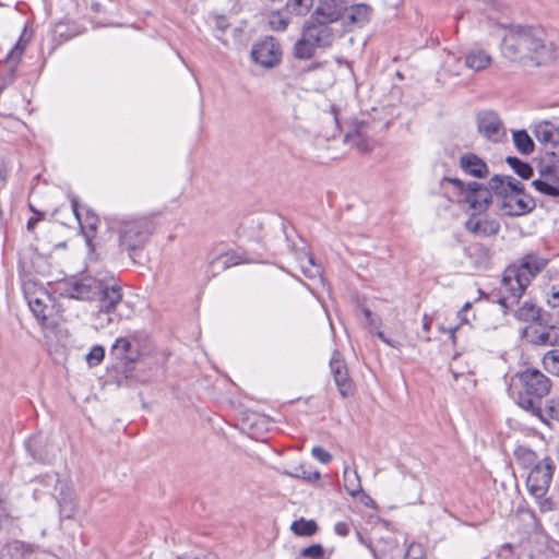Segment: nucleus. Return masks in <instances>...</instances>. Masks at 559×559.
Listing matches in <instances>:
<instances>
[{
	"instance_id": "nucleus-30",
	"label": "nucleus",
	"mask_w": 559,
	"mask_h": 559,
	"mask_svg": "<svg viewBox=\"0 0 559 559\" xmlns=\"http://www.w3.org/2000/svg\"><path fill=\"white\" fill-rule=\"evenodd\" d=\"M513 143L522 154H531L534 151V142L525 130L513 132Z\"/></svg>"
},
{
	"instance_id": "nucleus-38",
	"label": "nucleus",
	"mask_w": 559,
	"mask_h": 559,
	"mask_svg": "<svg viewBox=\"0 0 559 559\" xmlns=\"http://www.w3.org/2000/svg\"><path fill=\"white\" fill-rule=\"evenodd\" d=\"M28 306L34 316L40 321L44 322L47 319V305L39 297H34L28 299Z\"/></svg>"
},
{
	"instance_id": "nucleus-11",
	"label": "nucleus",
	"mask_w": 559,
	"mask_h": 559,
	"mask_svg": "<svg viewBox=\"0 0 559 559\" xmlns=\"http://www.w3.org/2000/svg\"><path fill=\"white\" fill-rule=\"evenodd\" d=\"M464 225L466 230L475 237L495 236L500 230L499 222L488 217L484 212H472Z\"/></svg>"
},
{
	"instance_id": "nucleus-7",
	"label": "nucleus",
	"mask_w": 559,
	"mask_h": 559,
	"mask_svg": "<svg viewBox=\"0 0 559 559\" xmlns=\"http://www.w3.org/2000/svg\"><path fill=\"white\" fill-rule=\"evenodd\" d=\"M99 307L114 311L117 319H129L134 309L132 302L123 299L121 286L115 278L102 280Z\"/></svg>"
},
{
	"instance_id": "nucleus-12",
	"label": "nucleus",
	"mask_w": 559,
	"mask_h": 559,
	"mask_svg": "<svg viewBox=\"0 0 559 559\" xmlns=\"http://www.w3.org/2000/svg\"><path fill=\"white\" fill-rule=\"evenodd\" d=\"M465 202L473 212H484L489 204L496 202V197L490 186L485 188L478 182H469L467 185Z\"/></svg>"
},
{
	"instance_id": "nucleus-33",
	"label": "nucleus",
	"mask_w": 559,
	"mask_h": 559,
	"mask_svg": "<svg viewBox=\"0 0 559 559\" xmlns=\"http://www.w3.org/2000/svg\"><path fill=\"white\" fill-rule=\"evenodd\" d=\"M313 7V0H287L286 9L296 16L307 15Z\"/></svg>"
},
{
	"instance_id": "nucleus-52",
	"label": "nucleus",
	"mask_w": 559,
	"mask_h": 559,
	"mask_svg": "<svg viewBox=\"0 0 559 559\" xmlns=\"http://www.w3.org/2000/svg\"><path fill=\"white\" fill-rule=\"evenodd\" d=\"M372 332H376V335L385 344L392 346V347H395V344L390 340L381 331H380V328L378 330H373Z\"/></svg>"
},
{
	"instance_id": "nucleus-22",
	"label": "nucleus",
	"mask_w": 559,
	"mask_h": 559,
	"mask_svg": "<svg viewBox=\"0 0 559 559\" xmlns=\"http://www.w3.org/2000/svg\"><path fill=\"white\" fill-rule=\"evenodd\" d=\"M355 316L361 320L362 326L368 329L370 332L378 330L381 326V319L372 312L366 301L357 302Z\"/></svg>"
},
{
	"instance_id": "nucleus-51",
	"label": "nucleus",
	"mask_w": 559,
	"mask_h": 559,
	"mask_svg": "<svg viewBox=\"0 0 559 559\" xmlns=\"http://www.w3.org/2000/svg\"><path fill=\"white\" fill-rule=\"evenodd\" d=\"M548 304L552 307V308H557L559 310V290L558 292H554L551 294V296L549 297L548 299Z\"/></svg>"
},
{
	"instance_id": "nucleus-14",
	"label": "nucleus",
	"mask_w": 559,
	"mask_h": 559,
	"mask_svg": "<svg viewBox=\"0 0 559 559\" xmlns=\"http://www.w3.org/2000/svg\"><path fill=\"white\" fill-rule=\"evenodd\" d=\"M251 57L255 63L264 68H272L280 60V49L273 38H266L253 45Z\"/></svg>"
},
{
	"instance_id": "nucleus-49",
	"label": "nucleus",
	"mask_w": 559,
	"mask_h": 559,
	"mask_svg": "<svg viewBox=\"0 0 559 559\" xmlns=\"http://www.w3.org/2000/svg\"><path fill=\"white\" fill-rule=\"evenodd\" d=\"M29 207H31V210H32L35 214H37V216H36V217H31V218L28 219V222H27V229H28V230H32V229L35 227V225H36L40 219H43V218H44V214H43V213H40V212H37V211L32 206V205H31Z\"/></svg>"
},
{
	"instance_id": "nucleus-43",
	"label": "nucleus",
	"mask_w": 559,
	"mask_h": 559,
	"mask_svg": "<svg viewBox=\"0 0 559 559\" xmlns=\"http://www.w3.org/2000/svg\"><path fill=\"white\" fill-rule=\"evenodd\" d=\"M104 357H105V349L102 346L96 345L86 355V361L90 367H94V366H97L98 364H100L102 360L104 359Z\"/></svg>"
},
{
	"instance_id": "nucleus-20",
	"label": "nucleus",
	"mask_w": 559,
	"mask_h": 559,
	"mask_svg": "<svg viewBox=\"0 0 559 559\" xmlns=\"http://www.w3.org/2000/svg\"><path fill=\"white\" fill-rule=\"evenodd\" d=\"M461 168L468 175L483 178L488 174L486 163L475 154H465L460 159Z\"/></svg>"
},
{
	"instance_id": "nucleus-42",
	"label": "nucleus",
	"mask_w": 559,
	"mask_h": 559,
	"mask_svg": "<svg viewBox=\"0 0 559 559\" xmlns=\"http://www.w3.org/2000/svg\"><path fill=\"white\" fill-rule=\"evenodd\" d=\"M269 24L274 31H285L289 24V19L276 12L270 15Z\"/></svg>"
},
{
	"instance_id": "nucleus-24",
	"label": "nucleus",
	"mask_w": 559,
	"mask_h": 559,
	"mask_svg": "<svg viewBox=\"0 0 559 559\" xmlns=\"http://www.w3.org/2000/svg\"><path fill=\"white\" fill-rule=\"evenodd\" d=\"M531 341L537 345H557L559 344V330L554 326L542 329L532 328Z\"/></svg>"
},
{
	"instance_id": "nucleus-40",
	"label": "nucleus",
	"mask_w": 559,
	"mask_h": 559,
	"mask_svg": "<svg viewBox=\"0 0 559 559\" xmlns=\"http://www.w3.org/2000/svg\"><path fill=\"white\" fill-rule=\"evenodd\" d=\"M352 499H354L356 503H359V504H361V506H364L366 508H369V509H372V510L376 509L374 500L369 495H367L361 489L360 486H359V488L357 490H352Z\"/></svg>"
},
{
	"instance_id": "nucleus-39",
	"label": "nucleus",
	"mask_w": 559,
	"mask_h": 559,
	"mask_svg": "<svg viewBox=\"0 0 559 559\" xmlns=\"http://www.w3.org/2000/svg\"><path fill=\"white\" fill-rule=\"evenodd\" d=\"M221 264V270L228 269L239 263V259L235 253H224L213 258L210 261V266L215 267L216 264Z\"/></svg>"
},
{
	"instance_id": "nucleus-10",
	"label": "nucleus",
	"mask_w": 559,
	"mask_h": 559,
	"mask_svg": "<svg viewBox=\"0 0 559 559\" xmlns=\"http://www.w3.org/2000/svg\"><path fill=\"white\" fill-rule=\"evenodd\" d=\"M143 335L139 332L119 337L112 345L111 353L124 364H134L142 354Z\"/></svg>"
},
{
	"instance_id": "nucleus-61",
	"label": "nucleus",
	"mask_w": 559,
	"mask_h": 559,
	"mask_svg": "<svg viewBox=\"0 0 559 559\" xmlns=\"http://www.w3.org/2000/svg\"><path fill=\"white\" fill-rule=\"evenodd\" d=\"M93 9H94L95 11H97V10H98V4L93 5Z\"/></svg>"
},
{
	"instance_id": "nucleus-41",
	"label": "nucleus",
	"mask_w": 559,
	"mask_h": 559,
	"mask_svg": "<svg viewBox=\"0 0 559 559\" xmlns=\"http://www.w3.org/2000/svg\"><path fill=\"white\" fill-rule=\"evenodd\" d=\"M290 476L302 478L308 481H317L320 478V473L317 471H309L305 465H300L295 468L294 473H289Z\"/></svg>"
},
{
	"instance_id": "nucleus-15",
	"label": "nucleus",
	"mask_w": 559,
	"mask_h": 559,
	"mask_svg": "<svg viewBox=\"0 0 559 559\" xmlns=\"http://www.w3.org/2000/svg\"><path fill=\"white\" fill-rule=\"evenodd\" d=\"M328 23L329 22H325V19L318 22H307L302 28L304 37H308V39L313 40L318 48L329 45L333 34Z\"/></svg>"
},
{
	"instance_id": "nucleus-54",
	"label": "nucleus",
	"mask_w": 559,
	"mask_h": 559,
	"mask_svg": "<svg viewBox=\"0 0 559 559\" xmlns=\"http://www.w3.org/2000/svg\"><path fill=\"white\" fill-rule=\"evenodd\" d=\"M372 332H376V335L385 344L392 346V347H395V344L390 340L381 331H380V328L378 330H373Z\"/></svg>"
},
{
	"instance_id": "nucleus-44",
	"label": "nucleus",
	"mask_w": 559,
	"mask_h": 559,
	"mask_svg": "<svg viewBox=\"0 0 559 559\" xmlns=\"http://www.w3.org/2000/svg\"><path fill=\"white\" fill-rule=\"evenodd\" d=\"M300 556L308 559H323L324 549L320 544H313L304 548Z\"/></svg>"
},
{
	"instance_id": "nucleus-62",
	"label": "nucleus",
	"mask_w": 559,
	"mask_h": 559,
	"mask_svg": "<svg viewBox=\"0 0 559 559\" xmlns=\"http://www.w3.org/2000/svg\"><path fill=\"white\" fill-rule=\"evenodd\" d=\"M557 316H558V318H559V309L557 310Z\"/></svg>"
},
{
	"instance_id": "nucleus-36",
	"label": "nucleus",
	"mask_w": 559,
	"mask_h": 559,
	"mask_svg": "<svg viewBox=\"0 0 559 559\" xmlns=\"http://www.w3.org/2000/svg\"><path fill=\"white\" fill-rule=\"evenodd\" d=\"M545 369L559 377V349H551L543 357Z\"/></svg>"
},
{
	"instance_id": "nucleus-53",
	"label": "nucleus",
	"mask_w": 559,
	"mask_h": 559,
	"mask_svg": "<svg viewBox=\"0 0 559 559\" xmlns=\"http://www.w3.org/2000/svg\"><path fill=\"white\" fill-rule=\"evenodd\" d=\"M372 332H376V335L385 344L392 346V347H395V344L390 340L381 331H380V328L378 330H373Z\"/></svg>"
},
{
	"instance_id": "nucleus-18",
	"label": "nucleus",
	"mask_w": 559,
	"mask_h": 559,
	"mask_svg": "<svg viewBox=\"0 0 559 559\" xmlns=\"http://www.w3.org/2000/svg\"><path fill=\"white\" fill-rule=\"evenodd\" d=\"M493 62V58L491 53L480 47H474L471 48L466 53L464 58V63L466 68L475 71L480 72L488 69Z\"/></svg>"
},
{
	"instance_id": "nucleus-8",
	"label": "nucleus",
	"mask_w": 559,
	"mask_h": 559,
	"mask_svg": "<svg viewBox=\"0 0 559 559\" xmlns=\"http://www.w3.org/2000/svg\"><path fill=\"white\" fill-rule=\"evenodd\" d=\"M102 287V280L85 276L81 280H63L57 284L56 292L67 298L90 300L95 298Z\"/></svg>"
},
{
	"instance_id": "nucleus-45",
	"label": "nucleus",
	"mask_w": 559,
	"mask_h": 559,
	"mask_svg": "<svg viewBox=\"0 0 559 559\" xmlns=\"http://www.w3.org/2000/svg\"><path fill=\"white\" fill-rule=\"evenodd\" d=\"M39 443H40L39 438L35 437V438L29 439L26 442V448L29 451V453L32 454L34 460H36L38 462H43V463L48 462L49 461L48 456L41 454L36 449Z\"/></svg>"
},
{
	"instance_id": "nucleus-4",
	"label": "nucleus",
	"mask_w": 559,
	"mask_h": 559,
	"mask_svg": "<svg viewBox=\"0 0 559 559\" xmlns=\"http://www.w3.org/2000/svg\"><path fill=\"white\" fill-rule=\"evenodd\" d=\"M109 228L118 234L120 248L130 254L144 247L152 231L145 217H114L109 219Z\"/></svg>"
},
{
	"instance_id": "nucleus-6",
	"label": "nucleus",
	"mask_w": 559,
	"mask_h": 559,
	"mask_svg": "<svg viewBox=\"0 0 559 559\" xmlns=\"http://www.w3.org/2000/svg\"><path fill=\"white\" fill-rule=\"evenodd\" d=\"M555 472V461L550 456H544L539 464L528 469L526 475V489L528 493L537 500L542 512L552 510V501L546 498V495L549 490Z\"/></svg>"
},
{
	"instance_id": "nucleus-27",
	"label": "nucleus",
	"mask_w": 559,
	"mask_h": 559,
	"mask_svg": "<svg viewBox=\"0 0 559 559\" xmlns=\"http://www.w3.org/2000/svg\"><path fill=\"white\" fill-rule=\"evenodd\" d=\"M290 530L297 536L310 537L317 533L318 525L314 520L300 518L292 523Z\"/></svg>"
},
{
	"instance_id": "nucleus-23",
	"label": "nucleus",
	"mask_w": 559,
	"mask_h": 559,
	"mask_svg": "<svg viewBox=\"0 0 559 559\" xmlns=\"http://www.w3.org/2000/svg\"><path fill=\"white\" fill-rule=\"evenodd\" d=\"M34 552L32 545L25 544L20 540L8 543L1 551L2 559H26Z\"/></svg>"
},
{
	"instance_id": "nucleus-28",
	"label": "nucleus",
	"mask_w": 559,
	"mask_h": 559,
	"mask_svg": "<svg viewBox=\"0 0 559 559\" xmlns=\"http://www.w3.org/2000/svg\"><path fill=\"white\" fill-rule=\"evenodd\" d=\"M539 316L540 309L531 300L524 301L523 305L514 311V317L521 321H535Z\"/></svg>"
},
{
	"instance_id": "nucleus-9",
	"label": "nucleus",
	"mask_w": 559,
	"mask_h": 559,
	"mask_svg": "<svg viewBox=\"0 0 559 559\" xmlns=\"http://www.w3.org/2000/svg\"><path fill=\"white\" fill-rule=\"evenodd\" d=\"M476 121L479 133L488 141L498 143L506 138V127L497 112L492 110L480 111L477 114Z\"/></svg>"
},
{
	"instance_id": "nucleus-55",
	"label": "nucleus",
	"mask_w": 559,
	"mask_h": 559,
	"mask_svg": "<svg viewBox=\"0 0 559 559\" xmlns=\"http://www.w3.org/2000/svg\"><path fill=\"white\" fill-rule=\"evenodd\" d=\"M551 166H556L559 169V154L552 153L551 159L548 162Z\"/></svg>"
},
{
	"instance_id": "nucleus-46",
	"label": "nucleus",
	"mask_w": 559,
	"mask_h": 559,
	"mask_svg": "<svg viewBox=\"0 0 559 559\" xmlns=\"http://www.w3.org/2000/svg\"><path fill=\"white\" fill-rule=\"evenodd\" d=\"M25 45L22 44V39H20L15 46L11 49V51L8 55V62L9 63H16L20 57L22 56L24 51Z\"/></svg>"
},
{
	"instance_id": "nucleus-5",
	"label": "nucleus",
	"mask_w": 559,
	"mask_h": 559,
	"mask_svg": "<svg viewBox=\"0 0 559 559\" xmlns=\"http://www.w3.org/2000/svg\"><path fill=\"white\" fill-rule=\"evenodd\" d=\"M516 378L523 390L519 395V405L531 413L537 412L542 399L550 391L551 382L549 378L533 368H526L518 372Z\"/></svg>"
},
{
	"instance_id": "nucleus-58",
	"label": "nucleus",
	"mask_w": 559,
	"mask_h": 559,
	"mask_svg": "<svg viewBox=\"0 0 559 559\" xmlns=\"http://www.w3.org/2000/svg\"><path fill=\"white\" fill-rule=\"evenodd\" d=\"M469 308H471V302H466V304L463 306V308H462V310H461V311H466V310H468Z\"/></svg>"
},
{
	"instance_id": "nucleus-19",
	"label": "nucleus",
	"mask_w": 559,
	"mask_h": 559,
	"mask_svg": "<svg viewBox=\"0 0 559 559\" xmlns=\"http://www.w3.org/2000/svg\"><path fill=\"white\" fill-rule=\"evenodd\" d=\"M536 140L550 147L559 145V129L550 121H540L534 128Z\"/></svg>"
},
{
	"instance_id": "nucleus-1",
	"label": "nucleus",
	"mask_w": 559,
	"mask_h": 559,
	"mask_svg": "<svg viewBox=\"0 0 559 559\" xmlns=\"http://www.w3.org/2000/svg\"><path fill=\"white\" fill-rule=\"evenodd\" d=\"M501 49L503 56L524 66H544L555 60L552 43L547 41L542 28L514 25L503 36Z\"/></svg>"
},
{
	"instance_id": "nucleus-3",
	"label": "nucleus",
	"mask_w": 559,
	"mask_h": 559,
	"mask_svg": "<svg viewBox=\"0 0 559 559\" xmlns=\"http://www.w3.org/2000/svg\"><path fill=\"white\" fill-rule=\"evenodd\" d=\"M492 189L497 206L502 215L520 216L535 209V201L523 191L520 181L510 176H493L489 183Z\"/></svg>"
},
{
	"instance_id": "nucleus-13",
	"label": "nucleus",
	"mask_w": 559,
	"mask_h": 559,
	"mask_svg": "<svg viewBox=\"0 0 559 559\" xmlns=\"http://www.w3.org/2000/svg\"><path fill=\"white\" fill-rule=\"evenodd\" d=\"M532 185L543 194L559 198V169L547 163L540 168L539 178Z\"/></svg>"
},
{
	"instance_id": "nucleus-25",
	"label": "nucleus",
	"mask_w": 559,
	"mask_h": 559,
	"mask_svg": "<svg viewBox=\"0 0 559 559\" xmlns=\"http://www.w3.org/2000/svg\"><path fill=\"white\" fill-rule=\"evenodd\" d=\"M372 12V8L366 3L352 5V25L364 27L370 22Z\"/></svg>"
},
{
	"instance_id": "nucleus-26",
	"label": "nucleus",
	"mask_w": 559,
	"mask_h": 559,
	"mask_svg": "<svg viewBox=\"0 0 559 559\" xmlns=\"http://www.w3.org/2000/svg\"><path fill=\"white\" fill-rule=\"evenodd\" d=\"M532 414L539 417L545 423L549 420L559 421V399L548 400L544 408L539 405L538 411L532 412Z\"/></svg>"
},
{
	"instance_id": "nucleus-37",
	"label": "nucleus",
	"mask_w": 559,
	"mask_h": 559,
	"mask_svg": "<svg viewBox=\"0 0 559 559\" xmlns=\"http://www.w3.org/2000/svg\"><path fill=\"white\" fill-rule=\"evenodd\" d=\"M507 163L523 179H528L533 175V168L516 157H508Z\"/></svg>"
},
{
	"instance_id": "nucleus-31",
	"label": "nucleus",
	"mask_w": 559,
	"mask_h": 559,
	"mask_svg": "<svg viewBox=\"0 0 559 559\" xmlns=\"http://www.w3.org/2000/svg\"><path fill=\"white\" fill-rule=\"evenodd\" d=\"M300 267L306 277L322 282L321 266L314 263L311 255L304 254L300 259Z\"/></svg>"
},
{
	"instance_id": "nucleus-21",
	"label": "nucleus",
	"mask_w": 559,
	"mask_h": 559,
	"mask_svg": "<svg viewBox=\"0 0 559 559\" xmlns=\"http://www.w3.org/2000/svg\"><path fill=\"white\" fill-rule=\"evenodd\" d=\"M515 462L522 468L531 469L535 465L539 464L542 457L528 445L519 444L513 452Z\"/></svg>"
},
{
	"instance_id": "nucleus-34",
	"label": "nucleus",
	"mask_w": 559,
	"mask_h": 559,
	"mask_svg": "<svg viewBox=\"0 0 559 559\" xmlns=\"http://www.w3.org/2000/svg\"><path fill=\"white\" fill-rule=\"evenodd\" d=\"M71 207L81 227L87 226L93 230L96 229L98 218L90 211L86 212L85 223L82 222L79 201L76 200V198L71 199Z\"/></svg>"
},
{
	"instance_id": "nucleus-2",
	"label": "nucleus",
	"mask_w": 559,
	"mask_h": 559,
	"mask_svg": "<svg viewBox=\"0 0 559 559\" xmlns=\"http://www.w3.org/2000/svg\"><path fill=\"white\" fill-rule=\"evenodd\" d=\"M546 264L547 260L530 253L521 260L520 264L510 265L502 277L500 305L504 308L516 305L531 281L545 269Z\"/></svg>"
},
{
	"instance_id": "nucleus-50",
	"label": "nucleus",
	"mask_w": 559,
	"mask_h": 559,
	"mask_svg": "<svg viewBox=\"0 0 559 559\" xmlns=\"http://www.w3.org/2000/svg\"><path fill=\"white\" fill-rule=\"evenodd\" d=\"M355 144H356L357 148L360 150L361 152H368L372 147V144L369 141L359 140V141H356Z\"/></svg>"
},
{
	"instance_id": "nucleus-47",
	"label": "nucleus",
	"mask_w": 559,
	"mask_h": 559,
	"mask_svg": "<svg viewBox=\"0 0 559 559\" xmlns=\"http://www.w3.org/2000/svg\"><path fill=\"white\" fill-rule=\"evenodd\" d=\"M312 456L319 462L326 464L331 460V454L321 447H314L311 450Z\"/></svg>"
},
{
	"instance_id": "nucleus-35",
	"label": "nucleus",
	"mask_w": 559,
	"mask_h": 559,
	"mask_svg": "<svg viewBox=\"0 0 559 559\" xmlns=\"http://www.w3.org/2000/svg\"><path fill=\"white\" fill-rule=\"evenodd\" d=\"M121 319H117L114 314V311L108 309H102L99 307L97 313L95 314V328L96 329H105L112 323L120 321Z\"/></svg>"
},
{
	"instance_id": "nucleus-48",
	"label": "nucleus",
	"mask_w": 559,
	"mask_h": 559,
	"mask_svg": "<svg viewBox=\"0 0 559 559\" xmlns=\"http://www.w3.org/2000/svg\"><path fill=\"white\" fill-rule=\"evenodd\" d=\"M334 532L338 536L345 537L349 532L348 524L346 522H338L334 525Z\"/></svg>"
},
{
	"instance_id": "nucleus-59",
	"label": "nucleus",
	"mask_w": 559,
	"mask_h": 559,
	"mask_svg": "<svg viewBox=\"0 0 559 559\" xmlns=\"http://www.w3.org/2000/svg\"><path fill=\"white\" fill-rule=\"evenodd\" d=\"M451 181H452L454 185H456V186H461V185H462V182H461L459 179H453V180H451Z\"/></svg>"
},
{
	"instance_id": "nucleus-29",
	"label": "nucleus",
	"mask_w": 559,
	"mask_h": 559,
	"mask_svg": "<svg viewBox=\"0 0 559 559\" xmlns=\"http://www.w3.org/2000/svg\"><path fill=\"white\" fill-rule=\"evenodd\" d=\"M317 48L318 46L314 45V41L304 37L301 33V37L295 44L294 53L299 59H310L313 57Z\"/></svg>"
},
{
	"instance_id": "nucleus-17",
	"label": "nucleus",
	"mask_w": 559,
	"mask_h": 559,
	"mask_svg": "<svg viewBox=\"0 0 559 559\" xmlns=\"http://www.w3.org/2000/svg\"><path fill=\"white\" fill-rule=\"evenodd\" d=\"M347 0H320L316 13L325 22H336L347 11Z\"/></svg>"
},
{
	"instance_id": "nucleus-32",
	"label": "nucleus",
	"mask_w": 559,
	"mask_h": 559,
	"mask_svg": "<svg viewBox=\"0 0 559 559\" xmlns=\"http://www.w3.org/2000/svg\"><path fill=\"white\" fill-rule=\"evenodd\" d=\"M61 498L59 499L60 512L64 518H70L74 512V499L72 491L69 487L61 488Z\"/></svg>"
},
{
	"instance_id": "nucleus-56",
	"label": "nucleus",
	"mask_w": 559,
	"mask_h": 559,
	"mask_svg": "<svg viewBox=\"0 0 559 559\" xmlns=\"http://www.w3.org/2000/svg\"><path fill=\"white\" fill-rule=\"evenodd\" d=\"M412 551H414V546H411L407 550V554H406V559H420L419 557L417 556H412Z\"/></svg>"
},
{
	"instance_id": "nucleus-57",
	"label": "nucleus",
	"mask_w": 559,
	"mask_h": 559,
	"mask_svg": "<svg viewBox=\"0 0 559 559\" xmlns=\"http://www.w3.org/2000/svg\"><path fill=\"white\" fill-rule=\"evenodd\" d=\"M430 324H431V320H430V319H428V318L425 316V318H424V329H425V330H429Z\"/></svg>"
},
{
	"instance_id": "nucleus-16",
	"label": "nucleus",
	"mask_w": 559,
	"mask_h": 559,
	"mask_svg": "<svg viewBox=\"0 0 559 559\" xmlns=\"http://www.w3.org/2000/svg\"><path fill=\"white\" fill-rule=\"evenodd\" d=\"M330 367L341 395L346 397L349 393L348 369L338 352L333 353Z\"/></svg>"
},
{
	"instance_id": "nucleus-60",
	"label": "nucleus",
	"mask_w": 559,
	"mask_h": 559,
	"mask_svg": "<svg viewBox=\"0 0 559 559\" xmlns=\"http://www.w3.org/2000/svg\"><path fill=\"white\" fill-rule=\"evenodd\" d=\"M349 139V133L345 134L344 140L347 141Z\"/></svg>"
}]
</instances>
